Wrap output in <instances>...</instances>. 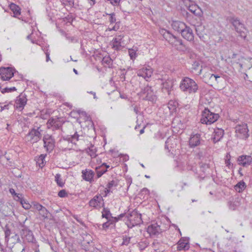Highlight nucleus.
Segmentation results:
<instances>
[{
  "instance_id": "nucleus-1",
  "label": "nucleus",
  "mask_w": 252,
  "mask_h": 252,
  "mask_svg": "<svg viewBox=\"0 0 252 252\" xmlns=\"http://www.w3.org/2000/svg\"><path fill=\"white\" fill-rule=\"evenodd\" d=\"M161 33L164 38L178 51H185L187 50V47L184 44L183 40L180 38L173 35L169 31L165 30H162Z\"/></svg>"
},
{
  "instance_id": "nucleus-2",
  "label": "nucleus",
  "mask_w": 252,
  "mask_h": 252,
  "mask_svg": "<svg viewBox=\"0 0 252 252\" xmlns=\"http://www.w3.org/2000/svg\"><path fill=\"white\" fill-rule=\"evenodd\" d=\"M179 87L182 92L189 94H195L198 90L197 84L188 77H185L182 79Z\"/></svg>"
},
{
  "instance_id": "nucleus-3",
  "label": "nucleus",
  "mask_w": 252,
  "mask_h": 252,
  "mask_svg": "<svg viewBox=\"0 0 252 252\" xmlns=\"http://www.w3.org/2000/svg\"><path fill=\"white\" fill-rule=\"evenodd\" d=\"M141 214L138 213L137 211L134 210L131 213L128 214L127 216L129 223L127 224V226L132 228L133 226L139 225L143 222L141 218Z\"/></svg>"
},
{
  "instance_id": "nucleus-4",
  "label": "nucleus",
  "mask_w": 252,
  "mask_h": 252,
  "mask_svg": "<svg viewBox=\"0 0 252 252\" xmlns=\"http://www.w3.org/2000/svg\"><path fill=\"white\" fill-rule=\"evenodd\" d=\"M219 117L218 114L213 113L212 111H202L200 122L202 124L210 125L215 122Z\"/></svg>"
},
{
  "instance_id": "nucleus-5",
  "label": "nucleus",
  "mask_w": 252,
  "mask_h": 252,
  "mask_svg": "<svg viewBox=\"0 0 252 252\" xmlns=\"http://www.w3.org/2000/svg\"><path fill=\"white\" fill-rule=\"evenodd\" d=\"M124 35L123 34L116 35L110 42L112 48L116 51H120L125 47Z\"/></svg>"
},
{
  "instance_id": "nucleus-6",
  "label": "nucleus",
  "mask_w": 252,
  "mask_h": 252,
  "mask_svg": "<svg viewBox=\"0 0 252 252\" xmlns=\"http://www.w3.org/2000/svg\"><path fill=\"white\" fill-rule=\"evenodd\" d=\"M16 72L15 69L12 67H0V78L3 81L9 80Z\"/></svg>"
},
{
  "instance_id": "nucleus-7",
  "label": "nucleus",
  "mask_w": 252,
  "mask_h": 252,
  "mask_svg": "<svg viewBox=\"0 0 252 252\" xmlns=\"http://www.w3.org/2000/svg\"><path fill=\"white\" fill-rule=\"evenodd\" d=\"M20 234L24 241L33 243L35 241L32 231L25 225L22 226Z\"/></svg>"
},
{
  "instance_id": "nucleus-8",
  "label": "nucleus",
  "mask_w": 252,
  "mask_h": 252,
  "mask_svg": "<svg viewBox=\"0 0 252 252\" xmlns=\"http://www.w3.org/2000/svg\"><path fill=\"white\" fill-rule=\"evenodd\" d=\"M141 94L145 95L144 99L146 100L154 101L156 100V95L154 94L153 90L151 86H147L140 92Z\"/></svg>"
},
{
  "instance_id": "nucleus-9",
  "label": "nucleus",
  "mask_w": 252,
  "mask_h": 252,
  "mask_svg": "<svg viewBox=\"0 0 252 252\" xmlns=\"http://www.w3.org/2000/svg\"><path fill=\"white\" fill-rule=\"evenodd\" d=\"M39 129V127H37V129L35 128L32 129L26 136L27 139L31 143H35L39 141L41 137V134L38 130Z\"/></svg>"
},
{
  "instance_id": "nucleus-10",
  "label": "nucleus",
  "mask_w": 252,
  "mask_h": 252,
  "mask_svg": "<svg viewBox=\"0 0 252 252\" xmlns=\"http://www.w3.org/2000/svg\"><path fill=\"white\" fill-rule=\"evenodd\" d=\"M174 81L172 79H168L163 81L162 85V92L163 93L170 95L171 92L173 90Z\"/></svg>"
},
{
  "instance_id": "nucleus-11",
  "label": "nucleus",
  "mask_w": 252,
  "mask_h": 252,
  "mask_svg": "<svg viewBox=\"0 0 252 252\" xmlns=\"http://www.w3.org/2000/svg\"><path fill=\"white\" fill-rule=\"evenodd\" d=\"M162 231L159 225L155 223L149 225L147 228V232L151 236H158Z\"/></svg>"
},
{
  "instance_id": "nucleus-12",
  "label": "nucleus",
  "mask_w": 252,
  "mask_h": 252,
  "mask_svg": "<svg viewBox=\"0 0 252 252\" xmlns=\"http://www.w3.org/2000/svg\"><path fill=\"white\" fill-rule=\"evenodd\" d=\"M27 101V98L24 94H20L16 98L15 104L14 105V107L16 109L23 110L24 106L26 104Z\"/></svg>"
},
{
  "instance_id": "nucleus-13",
  "label": "nucleus",
  "mask_w": 252,
  "mask_h": 252,
  "mask_svg": "<svg viewBox=\"0 0 252 252\" xmlns=\"http://www.w3.org/2000/svg\"><path fill=\"white\" fill-rule=\"evenodd\" d=\"M181 34L182 37L188 41H192L194 40V34L192 30L187 25L181 32Z\"/></svg>"
},
{
  "instance_id": "nucleus-14",
  "label": "nucleus",
  "mask_w": 252,
  "mask_h": 252,
  "mask_svg": "<svg viewBox=\"0 0 252 252\" xmlns=\"http://www.w3.org/2000/svg\"><path fill=\"white\" fill-rule=\"evenodd\" d=\"M8 7H9L11 11L13 12L14 17L17 18L20 20L26 21L23 17H20L21 13V9L18 5L11 2L9 4Z\"/></svg>"
},
{
  "instance_id": "nucleus-15",
  "label": "nucleus",
  "mask_w": 252,
  "mask_h": 252,
  "mask_svg": "<svg viewBox=\"0 0 252 252\" xmlns=\"http://www.w3.org/2000/svg\"><path fill=\"white\" fill-rule=\"evenodd\" d=\"M237 161L239 165L244 167H247L252 164V157L251 156L242 155L238 158Z\"/></svg>"
},
{
  "instance_id": "nucleus-16",
  "label": "nucleus",
  "mask_w": 252,
  "mask_h": 252,
  "mask_svg": "<svg viewBox=\"0 0 252 252\" xmlns=\"http://www.w3.org/2000/svg\"><path fill=\"white\" fill-rule=\"evenodd\" d=\"M44 146L47 151H52L55 147V140L50 135H46L43 137Z\"/></svg>"
},
{
  "instance_id": "nucleus-17",
  "label": "nucleus",
  "mask_w": 252,
  "mask_h": 252,
  "mask_svg": "<svg viewBox=\"0 0 252 252\" xmlns=\"http://www.w3.org/2000/svg\"><path fill=\"white\" fill-rule=\"evenodd\" d=\"M235 129L236 132L242 134L243 137L245 139H247L249 137V129L248 128L247 124L243 125L242 126H238L236 127Z\"/></svg>"
},
{
  "instance_id": "nucleus-18",
  "label": "nucleus",
  "mask_w": 252,
  "mask_h": 252,
  "mask_svg": "<svg viewBox=\"0 0 252 252\" xmlns=\"http://www.w3.org/2000/svg\"><path fill=\"white\" fill-rule=\"evenodd\" d=\"M186 26L187 25L184 22L180 21H174L171 24L173 29L180 33L185 29Z\"/></svg>"
},
{
  "instance_id": "nucleus-19",
  "label": "nucleus",
  "mask_w": 252,
  "mask_h": 252,
  "mask_svg": "<svg viewBox=\"0 0 252 252\" xmlns=\"http://www.w3.org/2000/svg\"><path fill=\"white\" fill-rule=\"evenodd\" d=\"M153 74V71L151 68L143 67L142 69L139 70L137 74L139 76H141L145 79L149 78Z\"/></svg>"
},
{
  "instance_id": "nucleus-20",
  "label": "nucleus",
  "mask_w": 252,
  "mask_h": 252,
  "mask_svg": "<svg viewBox=\"0 0 252 252\" xmlns=\"http://www.w3.org/2000/svg\"><path fill=\"white\" fill-rule=\"evenodd\" d=\"M200 144V135L198 133L191 135L189 145L190 147H195Z\"/></svg>"
},
{
  "instance_id": "nucleus-21",
  "label": "nucleus",
  "mask_w": 252,
  "mask_h": 252,
  "mask_svg": "<svg viewBox=\"0 0 252 252\" xmlns=\"http://www.w3.org/2000/svg\"><path fill=\"white\" fill-rule=\"evenodd\" d=\"M188 10L195 16L200 17L202 15V11L196 4H190L188 7Z\"/></svg>"
},
{
  "instance_id": "nucleus-22",
  "label": "nucleus",
  "mask_w": 252,
  "mask_h": 252,
  "mask_svg": "<svg viewBox=\"0 0 252 252\" xmlns=\"http://www.w3.org/2000/svg\"><path fill=\"white\" fill-rule=\"evenodd\" d=\"M189 248L188 240L182 238L178 243L177 250L178 251L187 250Z\"/></svg>"
},
{
  "instance_id": "nucleus-23",
  "label": "nucleus",
  "mask_w": 252,
  "mask_h": 252,
  "mask_svg": "<svg viewBox=\"0 0 252 252\" xmlns=\"http://www.w3.org/2000/svg\"><path fill=\"white\" fill-rule=\"evenodd\" d=\"M224 131L221 128H217L215 129L214 132V136L212 138L213 142L216 143L219 141L223 137Z\"/></svg>"
},
{
  "instance_id": "nucleus-24",
  "label": "nucleus",
  "mask_w": 252,
  "mask_h": 252,
  "mask_svg": "<svg viewBox=\"0 0 252 252\" xmlns=\"http://www.w3.org/2000/svg\"><path fill=\"white\" fill-rule=\"evenodd\" d=\"M82 173L83 179L87 181L92 182L93 181V177L94 175V173L93 171L92 170H83Z\"/></svg>"
},
{
  "instance_id": "nucleus-25",
  "label": "nucleus",
  "mask_w": 252,
  "mask_h": 252,
  "mask_svg": "<svg viewBox=\"0 0 252 252\" xmlns=\"http://www.w3.org/2000/svg\"><path fill=\"white\" fill-rule=\"evenodd\" d=\"M76 112L79 115L80 118H83V120L85 121L89 122L94 126V123L90 115H87L86 111H71L70 112V115L72 116V114Z\"/></svg>"
},
{
  "instance_id": "nucleus-26",
  "label": "nucleus",
  "mask_w": 252,
  "mask_h": 252,
  "mask_svg": "<svg viewBox=\"0 0 252 252\" xmlns=\"http://www.w3.org/2000/svg\"><path fill=\"white\" fill-rule=\"evenodd\" d=\"M109 167L106 163H103L100 166L96 168L97 177L100 178L103 174L107 172V169Z\"/></svg>"
},
{
  "instance_id": "nucleus-27",
  "label": "nucleus",
  "mask_w": 252,
  "mask_h": 252,
  "mask_svg": "<svg viewBox=\"0 0 252 252\" xmlns=\"http://www.w3.org/2000/svg\"><path fill=\"white\" fill-rule=\"evenodd\" d=\"M79 135L77 134V132H76L72 135H67L66 136L63 137V139L68 142H70L72 143L76 144V142L79 139Z\"/></svg>"
},
{
  "instance_id": "nucleus-28",
  "label": "nucleus",
  "mask_w": 252,
  "mask_h": 252,
  "mask_svg": "<svg viewBox=\"0 0 252 252\" xmlns=\"http://www.w3.org/2000/svg\"><path fill=\"white\" fill-rule=\"evenodd\" d=\"M4 234H5V241L8 242L10 238V236L11 234H13L14 232L10 228V226L8 224H6L4 228Z\"/></svg>"
},
{
  "instance_id": "nucleus-29",
  "label": "nucleus",
  "mask_w": 252,
  "mask_h": 252,
  "mask_svg": "<svg viewBox=\"0 0 252 252\" xmlns=\"http://www.w3.org/2000/svg\"><path fill=\"white\" fill-rule=\"evenodd\" d=\"M246 30V29L244 24H243L242 26H240L239 27H237V28L235 29V31L239 33V36L244 39H245L247 37V33L245 32Z\"/></svg>"
},
{
  "instance_id": "nucleus-30",
  "label": "nucleus",
  "mask_w": 252,
  "mask_h": 252,
  "mask_svg": "<svg viewBox=\"0 0 252 252\" xmlns=\"http://www.w3.org/2000/svg\"><path fill=\"white\" fill-rule=\"evenodd\" d=\"M246 187V183L243 181H241L234 186V189L236 191L241 192L245 189Z\"/></svg>"
},
{
  "instance_id": "nucleus-31",
  "label": "nucleus",
  "mask_w": 252,
  "mask_h": 252,
  "mask_svg": "<svg viewBox=\"0 0 252 252\" xmlns=\"http://www.w3.org/2000/svg\"><path fill=\"white\" fill-rule=\"evenodd\" d=\"M102 64H106L109 68H113V60L110 56H105L102 60Z\"/></svg>"
},
{
  "instance_id": "nucleus-32",
  "label": "nucleus",
  "mask_w": 252,
  "mask_h": 252,
  "mask_svg": "<svg viewBox=\"0 0 252 252\" xmlns=\"http://www.w3.org/2000/svg\"><path fill=\"white\" fill-rule=\"evenodd\" d=\"M229 20L230 23L234 27L235 29L237 28V27H239L240 26H242L243 24L240 21V20L238 18H235L234 17H230Z\"/></svg>"
},
{
  "instance_id": "nucleus-33",
  "label": "nucleus",
  "mask_w": 252,
  "mask_h": 252,
  "mask_svg": "<svg viewBox=\"0 0 252 252\" xmlns=\"http://www.w3.org/2000/svg\"><path fill=\"white\" fill-rule=\"evenodd\" d=\"M167 105L169 110H176L177 108L179 107V103L175 100H170Z\"/></svg>"
},
{
  "instance_id": "nucleus-34",
  "label": "nucleus",
  "mask_w": 252,
  "mask_h": 252,
  "mask_svg": "<svg viewBox=\"0 0 252 252\" xmlns=\"http://www.w3.org/2000/svg\"><path fill=\"white\" fill-rule=\"evenodd\" d=\"M149 244L148 241L145 239L141 240L138 244V246L140 251H143Z\"/></svg>"
},
{
  "instance_id": "nucleus-35",
  "label": "nucleus",
  "mask_w": 252,
  "mask_h": 252,
  "mask_svg": "<svg viewBox=\"0 0 252 252\" xmlns=\"http://www.w3.org/2000/svg\"><path fill=\"white\" fill-rule=\"evenodd\" d=\"M86 152L87 153L90 155L92 158H94L96 157V150L95 148H94V146H92L91 147H88V148L86 149Z\"/></svg>"
},
{
  "instance_id": "nucleus-36",
  "label": "nucleus",
  "mask_w": 252,
  "mask_h": 252,
  "mask_svg": "<svg viewBox=\"0 0 252 252\" xmlns=\"http://www.w3.org/2000/svg\"><path fill=\"white\" fill-rule=\"evenodd\" d=\"M55 181L57 182V185L61 187H63L64 186V182L63 181V180L61 178V174H57L55 175Z\"/></svg>"
},
{
  "instance_id": "nucleus-37",
  "label": "nucleus",
  "mask_w": 252,
  "mask_h": 252,
  "mask_svg": "<svg viewBox=\"0 0 252 252\" xmlns=\"http://www.w3.org/2000/svg\"><path fill=\"white\" fill-rule=\"evenodd\" d=\"M61 2L64 7L69 6L72 7L74 5V0H62Z\"/></svg>"
},
{
  "instance_id": "nucleus-38",
  "label": "nucleus",
  "mask_w": 252,
  "mask_h": 252,
  "mask_svg": "<svg viewBox=\"0 0 252 252\" xmlns=\"http://www.w3.org/2000/svg\"><path fill=\"white\" fill-rule=\"evenodd\" d=\"M39 213L44 219H47L48 218V215L49 214V211L43 206L39 210Z\"/></svg>"
},
{
  "instance_id": "nucleus-39",
  "label": "nucleus",
  "mask_w": 252,
  "mask_h": 252,
  "mask_svg": "<svg viewBox=\"0 0 252 252\" xmlns=\"http://www.w3.org/2000/svg\"><path fill=\"white\" fill-rule=\"evenodd\" d=\"M109 22L110 24L120 23V22H117L116 15L114 12L110 13V14H109Z\"/></svg>"
},
{
  "instance_id": "nucleus-40",
  "label": "nucleus",
  "mask_w": 252,
  "mask_h": 252,
  "mask_svg": "<svg viewBox=\"0 0 252 252\" xmlns=\"http://www.w3.org/2000/svg\"><path fill=\"white\" fill-rule=\"evenodd\" d=\"M128 54L130 58L132 60H134L137 57L136 51L131 48L128 49Z\"/></svg>"
},
{
  "instance_id": "nucleus-41",
  "label": "nucleus",
  "mask_w": 252,
  "mask_h": 252,
  "mask_svg": "<svg viewBox=\"0 0 252 252\" xmlns=\"http://www.w3.org/2000/svg\"><path fill=\"white\" fill-rule=\"evenodd\" d=\"M200 66V62L199 61L195 60L192 64L191 69L195 71H197L199 69Z\"/></svg>"
},
{
  "instance_id": "nucleus-42",
  "label": "nucleus",
  "mask_w": 252,
  "mask_h": 252,
  "mask_svg": "<svg viewBox=\"0 0 252 252\" xmlns=\"http://www.w3.org/2000/svg\"><path fill=\"white\" fill-rule=\"evenodd\" d=\"M175 139L168 138L166 142H165V149L168 150L169 151H170V148L171 149L172 148V146H169L170 143L173 142V141H174Z\"/></svg>"
},
{
  "instance_id": "nucleus-43",
  "label": "nucleus",
  "mask_w": 252,
  "mask_h": 252,
  "mask_svg": "<svg viewBox=\"0 0 252 252\" xmlns=\"http://www.w3.org/2000/svg\"><path fill=\"white\" fill-rule=\"evenodd\" d=\"M44 158L45 156L43 155H41L37 159V163L39 166L42 167L44 165Z\"/></svg>"
},
{
  "instance_id": "nucleus-44",
  "label": "nucleus",
  "mask_w": 252,
  "mask_h": 252,
  "mask_svg": "<svg viewBox=\"0 0 252 252\" xmlns=\"http://www.w3.org/2000/svg\"><path fill=\"white\" fill-rule=\"evenodd\" d=\"M63 123V121L61 120V118H58V120L56 121V123H55V124L53 126V128H60L62 126Z\"/></svg>"
},
{
  "instance_id": "nucleus-45",
  "label": "nucleus",
  "mask_w": 252,
  "mask_h": 252,
  "mask_svg": "<svg viewBox=\"0 0 252 252\" xmlns=\"http://www.w3.org/2000/svg\"><path fill=\"white\" fill-rule=\"evenodd\" d=\"M200 167L202 171L204 173H205L207 169L210 168V166L209 164L201 162L200 163Z\"/></svg>"
},
{
  "instance_id": "nucleus-46",
  "label": "nucleus",
  "mask_w": 252,
  "mask_h": 252,
  "mask_svg": "<svg viewBox=\"0 0 252 252\" xmlns=\"http://www.w3.org/2000/svg\"><path fill=\"white\" fill-rule=\"evenodd\" d=\"M16 90L17 89L14 87H11V88L6 87V88L2 89L1 90V92L2 94H4L5 93H9V92H13V91H16Z\"/></svg>"
},
{
  "instance_id": "nucleus-47",
  "label": "nucleus",
  "mask_w": 252,
  "mask_h": 252,
  "mask_svg": "<svg viewBox=\"0 0 252 252\" xmlns=\"http://www.w3.org/2000/svg\"><path fill=\"white\" fill-rule=\"evenodd\" d=\"M100 203L95 200V199H92L89 202V205L91 207L96 208L97 206L100 205Z\"/></svg>"
},
{
  "instance_id": "nucleus-48",
  "label": "nucleus",
  "mask_w": 252,
  "mask_h": 252,
  "mask_svg": "<svg viewBox=\"0 0 252 252\" xmlns=\"http://www.w3.org/2000/svg\"><path fill=\"white\" fill-rule=\"evenodd\" d=\"M21 204L22 205V207L26 210H28L32 207V205L30 204L25 199L24 201L21 203Z\"/></svg>"
},
{
  "instance_id": "nucleus-49",
  "label": "nucleus",
  "mask_w": 252,
  "mask_h": 252,
  "mask_svg": "<svg viewBox=\"0 0 252 252\" xmlns=\"http://www.w3.org/2000/svg\"><path fill=\"white\" fill-rule=\"evenodd\" d=\"M118 185V182L116 180H112L109 182L107 185V187L108 189H111L113 187H116Z\"/></svg>"
},
{
  "instance_id": "nucleus-50",
  "label": "nucleus",
  "mask_w": 252,
  "mask_h": 252,
  "mask_svg": "<svg viewBox=\"0 0 252 252\" xmlns=\"http://www.w3.org/2000/svg\"><path fill=\"white\" fill-rule=\"evenodd\" d=\"M111 215V213L110 211L108 210H106L105 208L103 209V211L102 212V218H105L107 219H108L109 216Z\"/></svg>"
},
{
  "instance_id": "nucleus-51",
  "label": "nucleus",
  "mask_w": 252,
  "mask_h": 252,
  "mask_svg": "<svg viewBox=\"0 0 252 252\" xmlns=\"http://www.w3.org/2000/svg\"><path fill=\"white\" fill-rule=\"evenodd\" d=\"M43 50L44 51L45 54L46 55V62H48L50 61V53L48 51V47H45L44 48H43Z\"/></svg>"
},
{
  "instance_id": "nucleus-52",
  "label": "nucleus",
  "mask_w": 252,
  "mask_h": 252,
  "mask_svg": "<svg viewBox=\"0 0 252 252\" xmlns=\"http://www.w3.org/2000/svg\"><path fill=\"white\" fill-rule=\"evenodd\" d=\"M22 194L20 193H17L15 196V200L17 201H19L20 203L24 201L25 199L22 197Z\"/></svg>"
},
{
  "instance_id": "nucleus-53",
  "label": "nucleus",
  "mask_w": 252,
  "mask_h": 252,
  "mask_svg": "<svg viewBox=\"0 0 252 252\" xmlns=\"http://www.w3.org/2000/svg\"><path fill=\"white\" fill-rule=\"evenodd\" d=\"M130 239L131 238L128 237H123V243H122V245H128V244L130 243Z\"/></svg>"
},
{
  "instance_id": "nucleus-54",
  "label": "nucleus",
  "mask_w": 252,
  "mask_h": 252,
  "mask_svg": "<svg viewBox=\"0 0 252 252\" xmlns=\"http://www.w3.org/2000/svg\"><path fill=\"white\" fill-rule=\"evenodd\" d=\"M32 207L39 211V210L43 207V206L37 202H33L32 205Z\"/></svg>"
},
{
  "instance_id": "nucleus-55",
  "label": "nucleus",
  "mask_w": 252,
  "mask_h": 252,
  "mask_svg": "<svg viewBox=\"0 0 252 252\" xmlns=\"http://www.w3.org/2000/svg\"><path fill=\"white\" fill-rule=\"evenodd\" d=\"M57 120H58V118H52V119H49L48 121V126H51L53 127V126L55 124V123H56V121H57Z\"/></svg>"
},
{
  "instance_id": "nucleus-56",
  "label": "nucleus",
  "mask_w": 252,
  "mask_h": 252,
  "mask_svg": "<svg viewBox=\"0 0 252 252\" xmlns=\"http://www.w3.org/2000/svg\"><path fill=\"white\" fill-rule=\"evenodd\" d=\"M12 105V104H9L7 105H2V104L0 103V110H3L4 109H10V106Z\"/></svg>"
},
{
  "instance_id": "nucleus-57",
  "label": "nucleus",
  "mask_w": 252,
  "mask_h": 252,
  "mask_svg": "<svg viewBox=\"0 0 252 252\" xmlns=\"http://www.w3.org/2000/svg\"><path fill=\"white\" fill-rule=\"evenodd\" d=\"M58 195L59 196H60V197H64L65 196H67V193L65 191V190L64 189H62V190H61L59 192H58Z\"/></svg>"
},
{
  "instance_id": "nucleus-58",
  "label": "nucleus",
  "mask_w": 252,
  "mask_h": 252,
  "mask_svg": "<svg viewBox=\"0 0 252 252\" xmlns=\"http://www.w3.org/2000/svg\"><path fill=\"white\" fill-rule=\"evenodd\" d=\"M13 235L11 237L12 239H13L15 241V242H19L20 241V239L19 235L15 232L13 233Z\"/></svg>"
},
{
  "instance_id": "nucleus-59",
  "label": "nucleus",
  "mask_w": 252,
  "mask_h": 252,
  "mask_svg": "<svg viewBox=\"0 0 252 252\" xmlns=\"http://www.w3.org/2000/svg\"><path fill=\"white\" fill-rule=\"evenodd\" d=\"M119 23H115V26H113L111 29H109V30L110 31H117L119 29Z\"/></svg>"
},
{
  "instance_id": "nucleus-60",
  "label": "nucleus",
  "mask_w": 252,
  "mask_h": 252,
  "mask_svg": "<svg viewBox=\"0 0 252 252\" xmlns=\"http://www.w3.org/2000/svg\"><path fill=\"white\" fill-rule=\"evenodd\" d=\"M93 199H95L96 201L100 203L103 200L102 197L101 195H95Z\"/></svg>"
},
{
  "instance_id": "nucleus-61",
  "label": "nucleus",
  "mask_w": 252,
  "mask_h": 252,
  "mask_svg": "<svg viewBox=\"0 0 252 252\" xmlns=\"http://www.w3.org/2000/svg\"><path fill=\"white\" fill-rule=\"evenodd\" d=\"M121 0H112L111 3L114 6H118L119 5Z\"/></svg>"
},
{
  "instance_id": "nucleus-62",
  "label": "nucleus",
  "mask_w": 252,
  "mask_h": 252,
  "mask_svg": "<svg viewBox=\"0 0 252 252\" xmlns=\"http://www.w3.org/2000/svg\"><path fill=\"white\" fill-rule=\"evenodd\" d=\"M210 75L209 77L210 79H211L213 77L215 79L216 81H217L218 79L220 78V76H219L218 75H216V74H210Z\"/></svg>"
},
{
  "instance_id": "nucleus-63",
  "label": "nucleus",
  "mask_w": 252,
  "mask_h": 252,
  "mask_svg": "<svg viewBox=\"0 0 252 252\" xmlns=\"http://www.w3.org/2000/svg\"><path fill=\"white\" fill-rule=\"evenodd\" d=\"M120 156H121V158H123L122 160L124 161H126L128 160V156L126 155H124L121 154Z\"/></svg>"
},
{
  "instance_id": "nucleus-64",
  "label": "nucleus",
  "mask_w": 252,
  "mask_h": 252,
  "mask_svg": "<svg viewBox=\"0 0 252 252\" xmlns=\"http://www.w3.org/2000/svg\"><path fill=\"white\" fill-rule=\"evenodd\" d=\"M141 192L145 194H148L149 193V190L147 188H143L141 190Z\"/></svg>"
}]
</instances>
